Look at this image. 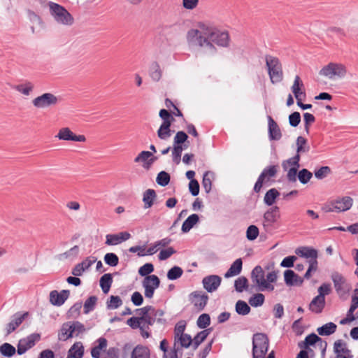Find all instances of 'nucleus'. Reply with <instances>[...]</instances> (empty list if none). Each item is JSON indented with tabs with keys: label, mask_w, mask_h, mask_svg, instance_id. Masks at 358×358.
I'll list each match as a JSON object with an SVG mask.
<instances>
[{
	"label": "nucleus",
	"mask_w": 358,
	"mask_h": 358,
	"mask_svg": "<svg viewBox=\"0 0 358 358\" xmlns=\"http://www.w3.org/2000/svg\"><path fill=\"white\" fill-rule=\"evenodd\" d=\"M187 41L192 46L201 48L210 54H215L217 50L215 44L227 47L229 36L227 31H220L210 24L199 22L196 28L187 31Z\"/></svg>",
	"instance_id": "f257e3e1"
},
{
	"label": "nucleus",
	"mask_w": 358,
	"mask_h": 358,
	"mask_svg": "<svg viewBox=\"0 0 358 358\" xmlns=\"http://www.w3.org/2000/svg\"><path fill=\"white\" fill-rule=\"evenodd\" d=\"M265 62L271 82L273 84L280 83L283 80L284 74L280 59L276 57L266 55Z\"/></svg>",
	"instance_id": "f03ea898"
},
{
	"label": "nucleus",
	"mask_w": 358,
	"mask_h": 358,
	"mask_svg": "<svg viewBox=\"0 0 358 358\" xmlns=\"http://www.w3.org/2000/svg\"><path fill=\"white\" fill-rule=\"evenodd\" d=\"M268 347V338L265 334H255L252 337V358H264Z\"/></svg>",
	"instance_id": "7ed1b4c3"
},
{
	"label": "nucleus",
	"mask_w": 358,
	"mask_h": 358,
	"mask_svg": "<svg viewBox=\"0 0 358 358\" xmlns=\"http://www.w3.org/2000/svg\"><path fill=\"white\" fill-rule=\"evenodd\" d=\"M49 8L50 15L58 24L69 26L73 23L72 15L64 7L50 1Z\"/></svg>",
	"instance_id": "20e7f679"
},
{
	"label": "nucleus",
	"mask_w": 358,
	"mask_h": 358,
	"mask_svg": "<svg viewBox=\"0 0 358 358\" xmlns=\"http://www.w3.org/2000/svg\"><path fill=\"white\" fill-rule=\"evenodd\" d=\"M347 73L346 67L341 63L330 62L323 66L320 71V76H324L329 80L343 78Z\"/></svg>",
	"instance_id": "39448f33"
},
{
	"label": "nucleus",
	"mask_w": 358,
	"mask_h": 358,
	"mask_svg": "<svg viewBox=\"0 0 358 358\" xmlns=\"http://www.w3.org/2000/svg\"><path fill=\"white\" fill-rule=\"evenodd\" d=\"M331 279L333 281L334 289L339 298L345 299L351 289L346 279L342 274L337 271H334L331 273Z\"/></svg>",
	"instance_id": "423d86ee"
},
{
	"label": "nucleus",
	"mask_w": 358,
	"mask_h": 358,
	"mask_svg": "<svg viewBox=\"0 0 358 358\" xmlns=\"http://www.w3.org/2000/svg\"><path fill=\"white\" fill-rule=\"evenodd\" d=\"M251 279L259 287L260 291H273L274 286L269 284L265 279L264 271L261 266H256L251 272Z\"/></svg>",
	"instance_id": "0eeeda50"
},
{
	"label": "nucleus",
	"mask_w": 358,
	"mask_h": 358,
	"mask_svg": "<svg viewBox=\"0 0 358 358\" xmlns=\"http://www.w3.org/2000/svg\"><path fill=\"white\" fill-rule=\"evenodd\" d=\"M353 204V199L348 196L338 197L331 201L329 204V208L327 210L329 212L341 213L348 210Z\"/></svg>",
	"instance_id": "6e6552de"
},
{
	"label": "nucleus",
	"mask_w": 358,
	"mask_h": 358,
	"mask_svg": "<svg viewBox=\"0 0 358 358\" xmlns=\"http://www.w3.org/2000/svg\"><path fill=\"white\" fill-rule=\"evenodd\" d=\"M278 170V166L277 165H271L264 168L255 184L254 191L256 193L259 192L264 182L268 181L271 178L275 176Z\"/></svg>",
	"instance_id": "1a4fd4ad"
},
{
	"label": "nucleus",
	"mask_w": 358,
	"mask_h": 358,
	"mask_svg": "<svg viewBox=\"0 0 358 358\" xmlns=\"http://www.w3.org/2000/svg\"><path fill=\"white\" fill-rule=\"evenodd\" d=\"M279 210V207L275 206L270 208L264 213L262 224L266 231L273 229L274 224L280 217Z\"/></svg>",
	"instance_id": "9d476101"
},
{
	"label": "nucleus",
	"mask_w": 358,
	"mask_h": 358,
	"mask_svg": "<svg viewBox=\"0 0 358 358\" xmlns=\"http://www.w3.org/2000/svg\"><path fill=\"white\" fill-rule=\"evenodd\" d=\"M160 280L155 275L146 276L142 282V285L145 289L144 294L146 298L153 297L155 291L159 287Z\"/></svg>",
	"instance_id": "9b49d317"
},
{
	"label": "nucleus",
	"mask_w": 358,
	"mask_h": 358,
	"mask_svg": "<svg viewBox=\"0 0 358 358\" xmlns=\"http://www.w3.org/2000/svg\"><path fill=\"white\" fill-rule=\"evenodd\" d=\"M41 339V335L37 333H34L26 338L20 339L17 344V352L18 355H22L25 353L28 350L33 348L36 343Z\"/></svg>",
	"instance_id": "f8f14e48"
},
{
	"label": "nucleus",
	"mask_w": 358,
	"mask_h": 358,
	"mask_svg": "<svg viewBox=\"0 0 358 358\" xmlns=\"http://www.w3.org/2000/svg\"><path fill=\"white\" fill-rule=\"evenodd\" d=\"M58 98L52 93H44L33 99V105L38 108H48L56 105Z\"/></svg>",
	"instance_id": "ddd939ff"
},
{
	"label": "nucleus",
	"mask_w": 358,
	"mask_h": 358,
	"mask_svg": "<svg viewBox=\"0 0 358 358\" xmlns=\"http://www.w3.org/2000/svg\"><path fill=\"white\" fill-rule=\"evenodd\" d=\"M59 140L66 141L85 142L86 137L83 135L75 134L69 127H63L60 129L55 136Z\"/></svg>",
	"instance_id": "4468645a"
},
{
	"label": "nucleus",
	"mask_w": 358,
	"mask_h": 358,
	"mask_svg": "<svg viewBox=\"0 0 358 358\" xmlns=\"http://www.w3.org/2000/svg\"><path fill=\"white\" fill-rule=\"evenodd\" d=\"M189 298L192 303L199 311H201L204 309L208 300V296L201 291L193 292L191 293Z\"/></svg>",
	"instance_id": "2eb2a0df"
},
{
	"label": "nucleus",
	"mask_w": 358,
	"mask_h": 358,
	"mask_svg": "<svg viewBox=\"0 0 358 358\" xmlns=\"http://www.w3.org/2000/svg\"><path fill=\"white\" fill-rule=\"evenodd\" d=\"M295 253L301 257L309 259L308 263H318L317 260L318 252L313 248L307 246L299 247L296 249Z\"/></svg>",
	"instance_id": "dca6fc26"
},
{
	"label": "nucleus",
	"mask_w": 358,
	"mask_h": 358,
	"mask_svg": "<svg viewBox=\"0 0 358 358\" xmlns=\"http://www.w3.org/2000/svg\"><path fill=\"white\" fill-rule=\"evenodd\" d=\"M222 278L219 275H210L203 278V288L208 292H213L217 289L221 284Z\"/></svg>",
	"instance_id": "f3484780"
},
{
	"label": "nucleus",
	"mask_w": 358,
	"mask_h": 358,
	"mask_svg": "<svg viewBox=\"0 0 358 358\" xmlns=\"http://www.w3.org/2000/svg\"><path fill=\"white\" fill-rule=\"evenodd\" d=\"M131 234L127 231H122L118 234H109L106 236L105 243L107 245H117L124 241L129 240Z\"/></svg>",
	"instance_id": "a211bd4d"
},
{
	"label": "nucleus",
	"mask_w": 358,
	"mask_h": 358,
	"mask_svg": "<svg viewBox=\"0 0 358 358\" xmlns=\"http://www.w3.org/2000/svg\"><path fill=\"white\" fill-rule=\"evenodd\" d=\"M70 295L69 290L63 289L60 292L52 290L50 293V302L56 306H61L64 303Z\"/></svg>",
	"instance_id": "6ab92c4d"
},
{
	"label": "nucleus",
	"mask_w": 358,
	"mask_h": 358,
	"mask_svg": "<svg viewBox=\"0 0 358 358\" xmlns=\"http://www.w3.org/2000/svg\"><path fill=\"white\" fill-rule=\"evenodd\" d=\"M334 352L336 355V358H352L353 357L347 343L341 339L335 341Z\"/></svg>",
	"instance_id": "aec40b11"
},
{
	"label": "nucleus",
	"mask_w": 358,
	"mask_h": 358,
	"mask_svg": "<svg viewBox=\"0 0 358 358\" xmlns=\"http://www.w3.org/2000/svg\"><path fill=\"white\" fill-rule=\"evenodd\" d=\"M28 313H17L12 316L10 322L6 325V334L9 335L13 332L27 317Z\"/></svg>",
	"instance_id": "412c9836"
},
{
	"label": "nucleus",
	"mask_w": 358,
	"mask_h": 358,
	"mask_svg": "<svg viewBox=\"0 0 358 358\" xmlns=\"http://www.w3.org/2000/svg\"><path fill=\"white\" fill-rule=\"evenodd\" d=\"M291 90L296 101L305 99L306 92L304 90V85L299 76H295Z\"/></svg>",
	"instance_id": "4be33fe9"
},
{
	"label": "nucleus",
	"mask_w": 358,
	"mask_h": 358,
	"mask_svg": "<svg viewBox=\"0 0 358 358\" xmlns=\"http://www.w3.org/2000/svg\"><path fill=\"white\" fill-rule=\"evenodd\" d=\"M268 136L271 140L278 141L282 137L280 129L271 116H268Z\"/></svg>",
	"instance_id": "5701e85b"
},
{
	"label": "nucleus",
	"mask_w": 358,
	"mask_h": 358,
	"mask_svg": "<svg viewBox=\"0 0 358 358\" xmlns=\"http://www.w3.org/2000/svg\"><path fill=\"white\" fill-rule=\"evenodd\" d=\"M157 199V193L153 189H148L143 194V208L148 209L151 208Z\"/></svg>",
	"instance_id": "b1692460"
},
{
	"label": "nucleus",
	"mask_w": 358,
	"mask_h": 358,
	"mask_svg": "<svg viewBox=\"0 0 358 358\" xmlns=\"http://www.w3.org/2000/svg\"><path fill=\"white\" fill-rule=\"evenodd\" d=\"M152 156V153L149 151H142L137 157L134 159L136 163L143 162L144 168H149L155 162V158H150Z\"/></svg>",
	"instance_id": "393cba45"
},
{
	"label": "nucleus",
	"mask_w": 358,
	"mask_h": 358,
	"mask_svg": "<svg viewBox=\"0 0 358 358\" xmlns=\"http://www.w3.org/2000/svg\"><path fill=\"white\" fill-rule=\"evenodd\" d=\"M164 315V311L160 309H156L153 307V311L150 310L149 315L145 322V328L149 329V326L154 324L155 321L160 322L161 317Z\"/></svg>",
	"instance_id": "a878e982"
},
{
	"label": "nucleus",
	"mask_w": 358,
	"mask_h": 358,
	"mask_svg": "<svg viewBox=\"0 0 358 358\" xmlns=\"http://www.w3.org/2000/svg\"><path fill=\"white\" fill-rule=\"evenodd\" d=\"M325 306V299L315 296L309 304V310L316 314L321 313Z\"/></svg>",
	"instance_id": "bb28decb"
},
{
	"label": "nucleus",
	"mask_w": 358,
	"mask_h": 358,
	"mask_svg": "<svg viewBox=\"0 0 358 358\" xmlns=\"http://www.w3.org/2000/svg\"><path fill=\"white\" fill-rule=\"evenodd\" d=\"M243 267V262L241 258L236 259L225 273L224 278H229L241 273Z\"/></svg>",
	"instance_id": "cd10ccee"
},
{
	"label": "nucleus",
	"mask_w": 358,
	"mask_h": 358,
	"mask_svg": "<svg viewBox=\"0 0 358 358\" xmlns=\"http://www.w3.org/2000/svg\"><path fill=\"white\" fill-rule=\"evenodd\" d=\"M73 334L71 322H66L64 323L61 327L60 331L58 334V338L60 341H65L73 337Z\"/></svg>",
	"instance_id": "c85d7f7f"
},
{
	"label": "nucleus",
	"mask_w": 358,
	"mask_h": 358,
	"mask_svg": "<svg viewBox=\"0 0 358 358\" xmlns=\"http://www.w3.org/2000/svg\"><path fill=\"white\" fill-rule=\"evenodd\" d=\"M84 354V348L81 342L75 343L68 352V358H82Z\"/></svg>",
	"instance_id": "c756f323"
},
{
	"label": "nucleus",
	"mask_w": 358,
	"mask_h": 358,
	"mask_svg": "<svg viewBox=\"0 0 358 358\" xmlns=\"http://www.w3.org/2000/svg\"><path fill=\"white\" fill-rule=\"evenodd\" d=\"M197 214H192L182 223L181 230L183 233H187L199 222Z\"/></svg>",
	"instance_id": "7c9ffc66"
},
{
	"label": "nucleus",
	"mask_w": 358,
	"mask_h": 358,
	"mask_svg": "<svg viewBox=\"0 0 358 358\" xmlns=\"http://www.w3.org/2000/svg\"><path fill=\"white\" fill-rule=\"evenodd\" d=\"M337 325L334 322H328L320 327H318L317 331L320 336H330L336 332Z\"/></svg>",
	"instance_id": "2f4dec72"
},
{
	"label": "nucleus",
	"mask_w": 358,
	"mask_h": 358,
	"mask_svg": "<svg viewBox=\"0 0 358 358\" xmlns=\"http://www.w3.org/2000/svg\"><path fill=\"white\" fill-rule=\"evenodd\" d=\"M98 345L93 347L91 350V355L93 358H99L101 351L106 349L107 347V340L105 338L101 337L97 340Z\"/></svg>",
	"instance_id": "473e14b6"
},
{
	"label": "nucleus",
	"mask_w": 358,
	"mask_h": 358,
	"mask_svg": "<svg viewBox=\"0 0 358 358\" xmlns=\"http://www.w3.org/2000/svg\"><path fill=\"white\" fill-rule=\"evenodd\" d=\"M13 88L24 96H29L34 90V85L29 81L14 85Z\"/></svg>",
	"instance_id": "72a5a7b5"
},
{
	"label": "nucleus",
	"mask_w": 358,
	"mask_h": 358,
	"mask_svg": "<svg viewBox=\"0 0 358 358\" xmlns=\"http://www.w3.org/2000/svg\"><path fill=\"white\" fill-rule=\"evenodd\" d=\"M113 283V277L110 273H106L103 275L99 280L100 287L103 293L106 294L109 292L111 285Z\"/></svg>",
	"instance_id": "f704fd0d"
},
{
	"label": "nucleus",
	"mask_w": 358,
	"mask_h": 358,
	"mask_svg": "<svg viewBox=\"0 0 358 358\" xmlns=\"http://www.w3.org/2000/svg\"><path fill=\"white\" fill-rule=\"evenodd\" d=\"M171 122H162L157 131L158 137L162 140H166L171 136L170 129Z\"/></svg>",
	"instance_id": "c9c22d12"
},
{
	"label": "nucleus",
	"mask_w": 358,
	"mask_h": 358,
	"mask_svg": "<svg viewBox=\"0 0 358 358\" xmlns=\"http://www.w3.org/2000/svg\"><path fill=\"white\" fill-rule=\"evenodd\" d=\"M280 192L275 189L272 188L266 192L265 194L264 201V203L268 206H271L275 201V199L279 196Z\"/></svg>",
	"instance_id": "e433bc0d"
},
{
	"label": "nucleus",
	"mask_w": 358,
	"mask_h": 358,
	"mask_svg": "<svg viewBox=\"0 0 358 358\" xmlns=\"http://www.w3.org/2000/svg\"><path fill=\"white\" fill-rule=\"evenodd\" d=\"M210 332V329H203L199 332L192 339L194 349H196L199 345L205 341Z\"/></svg>",
	"instance_id": "4c0bfd02"
},
{
	"label": "nucleus",
	"mask_w": 358,
	"mask_h": 358,
	"mask_svg": "<svg viewBox=\"0 0 358 358\" xmlns=\"http://www.w3.org/2000/svg\"><path fill=\"white\" fill-rule=\"evenodd\" d=\"M131 358H150L148 348L138 345L132 351Z\"/></svg>",
	"instance_id": "58836bf2"
},
{
	"label": "nucleus",
	"mask_w": 358,
	"mask_h": 358,
	"mask_svg": "<svg viewBox=\"0 0 358 358\" xmlns=\"http://www.w3.org/2000/svg\"><path fill=\"white\" fill-rule=\"evenodd\" d=\"M150 76L152 80L157 82L162 76V71L159 64L155 62L151 64L150 69Z\"/></svg>",
	"instance_id": "ea45409f"
},
{
	"label": "nucleus",
	"mask_w": 358,
	"mask_h": 358,
	"mask_svg": "<svg viewBox=\"0 0 358 358\" xmlns=\"http://www.w3.org/2000/svg\"><path fill=\"white\" fill-rule=\"evenodd\" d=\"M234 287L237 292L241 293L248 289V280L244 276L238 278L234 282Z\"/></svg>",
	"instance_id": "a19ab883"
},
{
	"label": "nucleus",
	"mask_w": 358,
	"mask_h": 358,
	"mask_svg": "<svg viewBox=\"0 0 358 358\" xmlns=\"http://www.w3.org/2000/svg\"><path fill=\"white\" fill-rule=\"evenodd\" d=\"M299 160H300V155L299 154H296L295 156L289 158L287 160H285L282 163V166L284 169V171L288 170L289 167H299Z\"/></svg>",
	"instance_id": "79ce46f5"
},
{
	"label": "nucleus",
	"mask_w": 358,
	"mask_h": 358,
	"mask_svg": "<svg viewBox=\"0 0 358 358\" xmlns=\"http://www.w3.org/2000/svg\"><path fill=\"white\" fill-rule=\"evenodd\" d=\"M236 312L240 315H247L250 312V307L248 303L242 300H238L235 306Z\"/></svg>",
	"instance_id": "37998d69"
},
{
	"label": "nucleus",
	"mask_w": 358,
	"mask_h": 358,
	"mask_svg": "<svg viewBox=\"0 0 358 358\" xmlns=\"http://www.w3.org/2000/svg\"><path fill=\"white\" fill-rule=\"evenodd\" d=\"M183 273L182 269L178 266H174L169 270L167 273V278L170 280H175L182 276Z\"/></svg>",
	"instance_id": "c03bdc74"
},
{
	"label": "nucleus",
	"mask_w": 358,
	"mask_h": 358,
	"mask_svg": "<svg viewBox=\"0 0 358 358\" xmlns=\"http://www.w3.org/2000/svg\"><path fill=\"white\" fill-rule=\"evenodd\" d=\"M97 297L95 296H90L84 303V313L88 314L92 311L96 306Z\"/></svg>",
	"instance_id": "a18cd8bd"
},
{
	"label": "nucleus",
	"mask_w": 358,
	"mask_h": 358,
	"mask_svg": "<svg viewBox=\"0 0 358 358\" xmlns=\"http://www.w3.org/2000/svg\"><path fill=\"white\" fill-rule=\"evenodd\" d=\"M15 348L8 343H5L0 346V352L5 357H12L15 353Z\"/></svg>",
	"instance_id": "49530a36"
},
{
	"label": "nucleus",
	"mask_w": 358,
	"mask_h": 358,
	"mask_svg": "<svg viewBox=\"0 0 358 358\" xmlns=\"http://www.w3.org/2000/svg\"><path fill=\"white\" fill-rule=\"evenodd\" d=\"M127 324L132 329L139 328L141 331L145 329V323H143L139 317H132L127 320Z\"/></svg>",
	"instance_id": "de8ad7c7"
},
{
	"label": "nucleus",
	"mask_w": 358,
	"mask_h": 358,
	"mask_svg": "<svg viewBox=\"0 0 358 358\" xmlns=\"http://www.w3.org/2000/svg\"><path fill=\"white\" fill-rule=\"evenodd\" d=\"M284 278L287 285H293L296 283L298 276L292 270H286L284 273Z\"/></svg>",
	"instance_id": "09e8293b"
},
{
	"label": "nucleus",
	"mask_w": 358,
	"mask_h": 358,
	"mask_svg": "<svg viewBox=\"0 0 358 358\" xmlns=\"http://www.w3.org/2000/svg\"><path fill=\"white\" fill-rule=\"evenodd\" d=\"M122 304V301L118 296H110L109 299L107 301V308L108 309H116L121 306Z\"/></svg>",
	"instance_id": "8fccbe9b"
},
{
	"label": "nucleus",
	"mask_w": 358,
	"mask_h": 358,
	"mask_svg": "<svg viewBox=\"0 0 358 358\" xmlns=\"http://www.w3.org/2000/svg\"><path fill=\"white\" fill-rule=\"evenodd\" d=\"M104 262L110 266H116L119 263V258L116 254L113 252L106 253L104 256Z\"/></svg>",
	"instance_id": "3c124183"
},
{
	"label": "nucleus",
	"mask_w": 358,
	"mask_h": 358,
	"mask_svg": "<svg viewBox=\"0 0 358 358\" xmlns=\"http://www.w3.org/2000/svg\"><path fill=\"white\" fill-rule=\"evenodd\" d=\"M331 169L329 166H321L314 171L315 177L318 180H322L331 173Z\"/></svg>",
	"instance_id": "603ef678"
},
{
	"label": "nucleus",
	"mask_w": 358,
	"mask_h": 358,
	"mask_svg": "<svg viewBox=\"0 0 358 358\" xmlns=\"http://www.w3.org/2000/svg\"><path fill=\"white\" fill-rule=\"evenodd\" d=\"M312 177L313 173L306 169H301L298 173V178L302 184L308 183Z\"/></svg>",
	"instance_id": "864d4df0"
},
{
	"label": "nucleus",
	"mask_w": 358,
	"mask_h": 358,
	"mask_svg": "<svg viewBox=\"0 0 358 358\" xmlns=\"http://www.w3.org/2000/svg\"><path fill=\"white\" fill-rule=\"evenodd\" d=\"M264 302V296L262 294L258 293L254 294L249 299V303L253 307L261 306Z\"/></svg>",
	"instance_id": "5fc2aeb1"
},
{
	"label": "nucleus",
	"mask_w": 358,
	"mask_h": 358,
	"mask_svg": "<svg viewBox=\"0 0 358 358\" xmlns=\"http://www.w3.org/2000/svg\"><path fill=\"white\" fill-rule=\"evenodd\" d=\"M156 181L158 185L165 187L170 182V176L166 172L162 171L158 173Z\"/></svg>",
	"instance_id": "6e6d98bb"
},
{
	"label": "nucleus",
	"mask_w": 358,
	"mask_h": 358,
	"mask_svg": "<svg viewBox=\"0 0 358 358\" xmlns=\"http://www.w3.org/2000/svg\"><path fill=\"white\" fill-rule=\"evenodd\" d=\"M210 317L208 314L203 313L201 314L196 322L197 326L200 329H205L208 326L210 325Z\"/></svg>",
	"instance_id": "4d7b16f0"
},
{
	"label": "nucleus",
	"mask_w": 358,
	"mask_h": 358,
	"mask_svg": "<svg viewBox=\"0 0 358 358\" xmlns=\"http://www.w3.org/2000/svg\"><path fill=\"white\" fill-rule=\"evenodd\" d=\"M259 234L258 227L255 225H250L247 229L246 237L249 241H254L258 237Z\"/></svg>",
	"instance_id": "13d9d810"
},
{
	"label": "nucleus",
	"mask_w": 358,
	"mask_h": 358,
	"mask_svg": "<svg viewBox=\"0 0 358 358\" xmlns=\"http://www.w3.org/2000/svg\"><path fill=\"white\" fill-rule=\"evenodd\" d=\"M176 341L180 343L181 347L187 348L192 343V338L189 335L185 334L178 336Z\"/></svg>",
	"instance_id": "bf43d9fd"
},
{
	"label": "nucleus",
	"mask_w": 358,
	"mask_h": 358,
	"mask_svg": "<svg viewBox=\"0 0 358 358\" xmlns=\"http://www.w3.org/2000/svg\"><path fill=\"white\" fill-rule=\"evenodd\" d=\"M182 150L183 148L181 145H174L172 151V156L173 161L177 164H179L180 162Z\"/></svg>",
	"instance_id": "052dcab7"
},
{
	"label": "nucleus",
	"mask_w": 358,
	"mask_h": 358,
	"mask_svg": "<svg viewBox=\"0 0 358 358\" xmlns=\"http://www.w3.org/2000/svg\"><path fill=\"white\" fill-rule=\"evenodd\" d=\"M331 288L330 284L323 283L317 289V296H320L322 299H325V296L331 293Z\"/></svg>",
	"instance_id": "680f3d73"
},
{
	"label": "nucleus",
	"mask_w": 358,
	"mask_h": 358,
	"mask_svg": "<svg viewBox=\"0 0 358 358\" xmlns=\"http://www.w3.org/2000/svg\"><path fill=\"white\" fill-rule=\"evenodd\" d=\"M154 271V266L151 263H146L144 265H143L141 267H140L138 270V273L141 276H148L150 275L149 274L153 272Z\"/></svg>",
	"instance_id": "e2e57ef3"
},
{
	"label": "nucleus",
	"mask_w": 358,
	"mask_h": 358,
	"mask_svg": "<svg viewBox=\"0 0 358 358\" xmlns=\"http://www.w3.org/2000/svg\"><path fill=\"white\" fill-rule=\"evenodd\" d=\"M174 253H176V250L172 247H169L166 249L162 250L158 255V257L161 261L166 260Z\"/></svg>",
	"instance_id": "0e129e2a"
},
{
	"label": "nucleus",
	"mask_w": 358,
	"mask_h": 358,
	"mask_svg": "<svg viewBox=\"0 0 358 358\" xmlns=\"http://www.w3.org/2000/svg\"><path fill=\"white\" fill-rule=\"evenodd\" d=\"M306 144V139L302 136H299L296 139V145H297V154L300 152H306L308 151V147L306 148L305 145Z\"/></svg>",
	"instance_id": "69168bd1"
},
{
	"label": "nucleus",
	"mask_w": 358,
	"mask_h": 358,
	"mask_svg": "<svg viewBox=\"0 0 358 358\" xmlns=\"http://www.w3.org/2000/svg\"><path fill=\"white\" fill-rule=\"evenodd\" d=\"M301 122V115L299 112H294L289 116V123L293 127H297Z\"/></svg>",
	"instance_id": "338daca9"
},
{
	"label": "nucleus",
	"mask_w": 358,
	"mask_h": 358,
	"mask_svg": "<svg viewBox=\"0 0 358 358\" xmlns=\"http://www.w3.org/2000/svg\"><path fill=\"white\" fill-rule=\"evenodd\" d=\"M81 308H82L81 302H78V303H76L74 305H73L70 308L69 313H68L69 315V317H78L80 315Z\"/></svg>",
	"instance_id": "774afa93"
}]
</instances>
